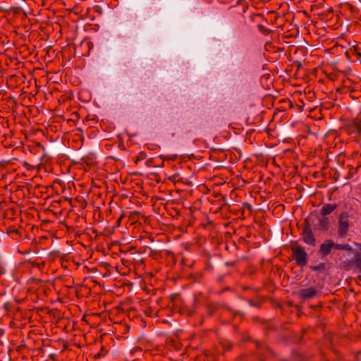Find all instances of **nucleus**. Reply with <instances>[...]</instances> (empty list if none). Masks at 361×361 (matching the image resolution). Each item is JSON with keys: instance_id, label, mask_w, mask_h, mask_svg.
Wrapping results in <instances>:
<instances>
[{"instance_id": "nucleus-7", "label": "nucleus", "mask_w": 361, "mask_h": 361, "mask_svg": "<svg viewBox=\"0 0 361 361\" xmlns=\"http://www.w3.org/2000/svg\"><path fill=\"white\" fill-rule=\"evenodd\" d=\"M336 208V205L334 204H324L321 210V214L323 216L328 215L331 214L335 209Z\"/></svg>"}, {"instance_id": "nucleus-4", "label": "nucleus", "mask_w": 361, "mask_h": 361, "mask_svg": "<svg viewBox=\"0 0 361 361\" xmlns=\"http://www.w3.org/2000/svg\"><path fill=\"white\" fill-rule=\"evenodd\" d=\"M332 248H334V243L331 240H326L320 245L319 251L323 255L326 256L331 252Z\"/></svg>"}, {"instance_id": "nucleus-10", "label": "nucleus", "mask_w": 361, "mask_h": 361, "mask_svg": "<svg viewBox=\"0 0 361 361\" xmlns=\"http://www.w3.org/2000/svg\"><path fill=\"white\" fill-rule=\"evenodd\" d=\"M146 157H147V154L145 152H140L136 157V161L142 160V159H145Z\"/></svg>"}, {"instance_id": "nucleus-14", "label": "nucleus", "mask_w": 361, "mask_h": 361, "mask_svg": "<svg viewBox=\"0 0 361 361\" xmlns=\"http://www.w3.org/2000/svg\"><path fill=\"white\" fill-rule=\"evenodd\" d=\"M311 27H308L309 30H314V29L317 27V24L312 23L310 24Z\"/></svg>"}, {"instance_id": "nucleus-5", "label": "nucleus", "mask_w": 361, "mask_h": 361, "mask_svg": "<svg viewBox=\"0 0 361 361\" xmlns=\"http://www.w3.org/2000/svg\"><path fill=\"white\" fill-rule=\"evenodd\" d=\"M317 291L314 288H307L300 291V296L304 299H310L314 298L317 295Z\"/></svg>"}, {"instance_id": "nucleus-8", "label": "nucleus", "mask_w": 361, "mask_h": 361, "mask_svg": "<svg viewBox=\"0 0 361 361\" xmlns=\"http://www.w3.org/2000/svg\"><path fill=\"white\" fill-rule=\"evenodd\" d=\"M354 126L356 129L361 133V112L357 114L355 119Z\"/></svg>"}, {"instance_id": "nucleus-3", "label": "nucleus", "mask_w": 361, "mask_h": 361, "mask_svg": "<svg viewBox=\"0 0 361 361\" xmlns=\"http://www.w3.org/2000/svg\"><path fill=\"white\" fill-rule=\"evenodd\" d=\"M349 223L348 215L345 213H342L339 219L338 233L341 236L345 235L348 230Z\"/></svg>"}, {"instance_id": "nucleus-13", "label": "nucleus", "mask_w": 361, "mask_h": 361, "mask_svg": "<svg viewBox=\"0 0 361 361\" xmlns=\"http://www.w3.org/2000/svg\"><path fill=\"white\" fill-rule=\"evenodd\" d=\"M6 269L3 265H0V276L6 274Z\"/></svg>"}, {"instance_id": "nucleus-12", "label": "nucleus", "mask_w": 361, "mask_h": 361, "mask_svg": "<svg viewBox=\"0 0 361 361\" xmlns=\"http://www.w3.org/2000/svg\"><path fill=\"white\" fill-rule=\"evenodd\" d=\"M355 263L357 267L361 269V257H356Z\"/></svg>"}, {"instance_id": "nucleus-9", "label": "nucleus", "mask_w": 361, "mask_h": 361, "mask_svg": "<svg viewBox=\"0 0 361 361\" xmlns=\"http://www.w3.org/2000/svg\"><path fill=\"white\" fill-rule=\"evenodd\" d=\"M334 249H336V250H343L349 251V250H352V247L348 244L341 245V244H336V243H334Z\"/></svg>"}, {"instance_id": "nucleus-15", "label": "nucleus", "mask_w": 361, "mask_h": 361, "mask_svg": "<svg viewBox=\"0 0 361 361\" xmlns=\"http://www.w3.org/2000/svg\"><path fill=\"white\" fill-rule=\"evenodd\" d=\"M94 9H95V11H96L97 12H99V13H101V8H100V7L97 6V7H95V8H94Z\"/></svg>"}, {"instance_id": "nucleus-16", "label": "nucleus", "mask_w": 361, "mask_h": 361, "mask_svg": "<svg viewBox=\"0 0 361 361\" xmlns=\"http://www.w3.org/2000/svg\"><path fill=\"white\" fill-rule=\"evenodd\" d=\"M356 245L358 247L359 250L361 251V244H356Z\"/></svg>"}, {"instance_id": "nucleus-2", "label": "nucleus", "mask_w": 361, "mask_h": 361, "mask_svg": "<svg viewBox=\"0 0 361 361\" xmlns=\"http://www.w3.org/2000/svg\"><path fill=\"white\" fill-rule=\"evenodd\" d=\"M302 239L308 245H315V238L312 233V229L310 225L306 224L304 226L303 231L302 233Z\"/></svg>"}, {"instance_id": "nucleus-1", "label": "nucleus", "mask_w": 361, "mask_h": 361, "mask_svg": "<svg viewBox=\"0 0 361 361\" xmlns=\"http://www.w3.org/2000/svg\"><path fill=\"white\" fill-rule=\"evenodd\" d=\"M293 253L296 263L300 266H305L307 262V255L305 249L301 246L293 247Z\"/></svg>"}, {"instance_id": "nucleus-17", "label": "nucleus", "mask_w": 361, "mask_h": 361, "mask_svg": "<svg viewBox=\"0 0 361 361\" xmlns=\"http://www.w3.org/2000/svg\"><path fill=\"white\" fill-rule=\"evenodd\" d=\"M319 35H323V32H320L318 33Z\"/></svg>"}, {"instance_id": "nucleus-11", "label": "nucleus", "mask_w": 361, "mask_h": 361, "mask_svg": "<svg viewBox=\"0 0 361 361\" xmlns=\"http://www.w3.org/2000/svg\"><path fill=\"white\" fill-rule=\"evenodd\" d=\"M258 28L264 35H267L270 31V30L264 29L263 24H258Z\"/></svg>"}, {"instance_id": "nucleus-6", "label": "nucleus", "mask_w": 361, "mask_h": 361, "mask_svg": "<svg viewBox=\"0 0 361 361\" xmlns=\"http://www.w3.org/2000/svg\"><path fill=\"white\" fill-rule=\"evenodd\" d=\"M318 223L315 225L314 228L318 230H326L328 228L329 219L323 216L317 218Z\"/></svg>"}]
</instances>
